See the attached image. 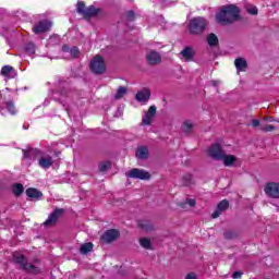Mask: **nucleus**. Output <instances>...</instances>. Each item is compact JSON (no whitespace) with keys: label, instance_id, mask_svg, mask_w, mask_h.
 Segmentation results:
<instances>
[{"label":"nucleus","instance_id":"1","mask_svg":"<svg viewBox=\"0 0 279 279\" xmlns=\"http://www.w3.org/2000/svg\"><path fill=\"white\" fill-rule=\"evenodd\" d=\"M216 21L220 25H230V23L239 21V8L234 4L222 7L216 15Z\"/></svg>","mask_w":279,"mask_h":279},{"label":"nucleus","instance_id":"43","mask_svg":"<svg viewBox=\"0 0 279 279\" xmlns=\"http://www.w3.org/2000/svg\"><path fill=\"white\" fill-rule=\"evenodd\" d=\"M264 120H265V121H268L269 123H271V122L274 121V118L267 117V118H265Z\"/></svg>","mask_w":279,"mask_h":279},{"label":"nucleus","instance_id":"42","mask_svg":"<svg viewBox=\"0 0 279 279\" xmlns=\"http://www.w3.org/2000/svg\"><path fill=\"white\" fill-rule=\"evenodd\" d=\"M252 125H253V128H258V125H260V121H258V120H253V121H252Z\"/></svg>","mask_w":279,"mask_h":279},{"label":"nucleus","instance_id":"32","mask_svg":"<svg viewBox=\"0 0 279 279\" xmlns=\"http://www.w3.org/2000/svg\"><path fill=\"white\" fill-rule=\"evenodd\" d=\"M25 51L28 56H34V53H36V46L33 43H29L26 45Z\"/></svg>","mask_w":279,"mask_h":279},{"label":"nucleus","instance_id":"35","mask_svg":"<svg viewBox=\"0 0 279 279\" xmlns=\"http://www.w3.org/2000/svg\"><path fill=\"white\" fill-rule=\"evenodd\" d=\"M183 180H184L185 186H191V183L193 181V175L186 174L185 177H183Z\"/></svg>","mask_w":279,"mask_h":279},{"label":"nucleus","instance_id":"10","mask_svg":"<svg viewBox=\"0 0 279 279\" xmlns=\"http://www.w3.org/2000/svg\"><path fill=\"white\" fill-rule=\"evenodd\" d=\"M117 239H119V230L117 229H110L101 235L102 243H112Z\"/></svg>","mask_w":279,"mask_h":279},{"label":"nucleus","instance_id":"7","mask_svg":"<svg viewBox=\"0 0 279 279\" xmlns=\"http://www.w3.org/2000/svg\"><path fill=\"white\" fill-rule=\"evenodd\" d=\"M266 195L268 197H272L274 199H279V183L270 182L265 185L264 189Z\"/></svg>","mask_w":279,"mask_h":279},{"label":"nucleus","instance_id":"24","mask_svg":"<svg viewBox=\"0 0 279 279\" xmlns=\"http://www.w3.org/2000/svg\"><path fill=\"white\" fill-rule=\"evenodd\" d=\"M24 191H25V187H23V184H21V183H15L12 186V192L16 196L21 195Z\"/></svg>","mask_w":279,"mask_h":279},{"label":"nucleus","instance_id":"11","mask_svg":"<svg viewBox=\"0 0 279 279\" xmlns=\"http://www.w3.org/2000/svg\"><path fill=\"white\" fill-rule=\"evenodd\" d=\"M64 209H54L48 217V219L44 222L46 226H53L56 221L62 217Z\"/></svg>","mask_w":279,"mask_h":279},{"label":"nucleus","instance_id":"17","mask_svg":"<svg viewBox=\"0 0 279 279\" xmlns=\"http://www.w3.org/2000/svg\"><path fill=\"white\" fill-rule=\"evenodd\" d=\"M230 206V203H228V201H221L218 206L217 209L211 214L213 219H217V217H219V215H221V213H223L225 210H228V207Z\"/></svg>","mask_w":279,"mask_h":279},{"label":"nucleus","instance_id":"29","mask_svg":"<svg viewBox=\"0 0 279 279\" xmlns=\"http://www.w3.org/2000/svg\"><path fill=\"white\" fill-rule=\"evenodd\" d=\"M110 167H111L110 161H102L99 163L98 169L101 173H106V171H108Z\"/></svg>","mask_w":279,"mask_h":279},{"label":"nucleus","instance_id":"8","mask_svg":"<svg viewBox=\"0 0 279 279\" xmlns=\"http://www.w3.org/2000/svg\"><path fill=\"white\" fill-rule=\"evenodd\" d=\"M207 154L210 158L214 160H220L221 156H223V149H221V146L219 144H213L208 149Z\"/></svg>","mask_w":279,"mask_h":279},{"label":"nucleus","instance_id":"3","mask_svg":"<svg viewBox=\"0 0 279 279\" xmlns=\"http://www.w3.org/2000/svg\"><path fill=\"white\" fill-rule=\"evenodd\" d=\"M76 10L78 14L84 16V19H90V16H97V14H99V9H96L93 5L86 8V4L83 1L77 2Z\"/></svg>","mask_w":279,"mask_h":279},{"label":"nucleus","instance_id":"19","mask_svg":"<svg viewBox=\"0 0 279 279\" xmlns=\"http://www.w3.org/2000/svg\"><path fill=\"white\" fill-rule=\"evenodd\" d=\"M23 154H24L25 160H35L36 156H38V154H40V151L36 148H28L26 150L24 149Z\"/></svg>","mask_w":279,"mask_h":279},{"label":"nucleus","instance_id":"40","mask_svg":"<svg viewBox=\"0 0 279 279\" xmlns=\"http://www.w3.org/2000/svg\"><path fill=\"white\" fill-rule=\"evenodd\" d=\"M126 19H128V21H134V13H133V11H129L126 13Z\"/></svg>","mask_w":279,"mask_h":279},{"label":"nucleus","instance_id":"15","mask_svg":"<svg viewBox=\"0 0 279 279\" xmlns=\"http://www.w3.org/2000/svg\"><path fill=\"white\" fill-rule=\"evenodd\" d=\"M146 60L148 62V64H160L162 58L160 57V53L150 50L147 54H146Z\"/></svg>","mask_w":279,"mask_h":279},{"label":"nucleus","instance_id":"33","mask_svg":"<svg viewBox=\"0 0 279 279\" xmlns=\"http://www.w3.org/2000/svg\"><path fill=\"white\" fill-rule=\"evenodd\" d=\"M182 130L183 132H189L190 130H193V122L189 120L183 122Z\"/></svg>","mask_w":279,"mask_h":279},{"label":"nucleus","instance_id":"23","mask_svg":"<svg viewBox=\"0 0 279 279\" xmlns=\"http://www.w3.org/2000/svg\"><path fill=\"white\" fill-rule=\"evenodd\" d=\"M149 156V150H147V147H140L136 151V158L140 160H145Z\"/></svg>","mask_w":279,"mask_h":279},{"label":"nucleus","instance_id":"20","mask_svg":"<svg viewBox=\"0 0 279 279\" xmlns=\"http://www.w3.org/2000/svg\"><path fill=\"white\" fill-rule=\"evenodd\" d=\"M26 195H27V197H31V199H40L43 192H40L34 187H29L26 190Z\"/></svg>","mask_w":279,"mask_h":279},{"label":"nucleus","instance_id":"44","mask_svg":"<svg viewBox=\"0 0 279 279\" xmlns=\"http://www.w3.org/2000/svg\"><path fill=\"white\" fill-rule=\"evenodd\" d=\"M182 208H184V205H181Z\"/></svg>","mask_w":279,"mask_h":279},{"label":"nucleus","instance_id":"31","mask_svg":"<svg viewBox=\"0 0 279 279\" xmlns=\"http://www.w3.org/2000/svg\"><path fill=\"white\" fill-rule=\"evenodd\" d=\"M207 43L210 47H215V45H217L219 43V39L215 36V34H210L207 37Z\"/></svg>","mask_w":279,"mask_h":279},{"label":"nucleus","instance_id":"36","mask_svg":"<svg viewBox=\"0 0 279 279\" xmlns=\"http://www.w3.org/2000/svg\"><path fill=\"white\" fill-rule=\"evenodd\" d=\"M246 11L248 12V14H258V9L254 5H248L246 8Z\"/></svg>","mask_w":279,"mask_h":279},{"label":"nucleus","instance_id":"34","mask_svg":"<svg viewBox=\"0 0 279 279\" xmlns=\"http://www.w3.org/2000/svg\"><path fill=\"white\" fill-rule=\"evenodd\" d=\"M260 130L263 132H274L276 130V126L268 124V125H260Z\"/></svg>","mask_w":279,"mask_h":279},{"label":"nucleus","instance_id":"18","mask_svg":"<svg viewBox=\"0 0 279 279\" xmlns=\"http://www.w3.org/2000/svg\"><path fill=\"white\" fill-rule=\"evenodd\" d=\"M38 165H39V167H41V169H49V167H51L53 165V158L49 155L43 156L38 160Z\"/></svg>","mask_w":279,"mask_h":279},{"label":"nucleus","instance_id":"30","mask_svg":"<svg viewBox=\"0 0 279 279\" xmlns=\"http://www.w3.org/2000/svg\"><path fill=\"white\" fill-rule=\"evenodd\" d=\"M140 245H142L144 247V250H151V241L147 238L141 239Z\"/></svg>","mask_w":279,"mask_h":279},{"label":"nucleus","instance_id":"6","mask_svg":"<svg viewBox=\"0 0 279 279\" xmlns=\"http://www.w3.org/2000/svg\"><path fill=\"white\" fill-rule=\"evenodd\" d=\"M126 178H133L134 180H149L151 174L143 169L134 168L126 172Z\"/></svg>","mask_w":279,"mask_h":279},{"label":"nucleus","instance_id":"37","mask_svg":"<svg viewBox=\"0 0 279 279\" xmlns=\"http://www.w3.org/2000/svg\"><path fill=\"white\" fill-rule=\"evenodd\" d=\"M7 110H9L11 114H16V109L14 108V104L12 102L7 104Z\"/></svg>","mask_w":279,"mask_h":279},{"label":"nucleus","instance_id":"22","mask_svg":"<svg viewBox=\"0 0 279 279\" xmlns=\"http://www.w3.org/2000/svg\"><path fill=\"white\" fill-rule=\"evenodd\" d=\"M62 51L64 53H70L71 58H77V56H80V49H77V47L70 49L69 46H63Z\"/></svg>","mask_w":279,"mask_h":279},{"label":"nucleus","instance_id":"26","mask_svg":"<svg viewBox=\"0 0 279 279\" xmlns=\"http://www.w3.org/2000/svg\"><path fill=\"white\" fill-rule=\"evenodd\" d=\"M181 56L185 58V60H193V49L185 48L181 51Z\"/></svg>","mask_w":279,"mask_h":279},{"label":"nucleus","instance_id":"2","mask_svg":"<svg viewBox=\"0 0 279 279\" xmlns=\"http://www.w3.org/2000/svg\"><path fill=\"white\" fill-rule=\"evenodd\" d=\"M208 27V21L204 17H194L190 21L189 29L191 34H203Z\"/></svg>","mask_w":279,"mask_h":279},{"label":"nucleus","instance_id":"4","mask_svg":"<svg viewBox=\"0 0 279 279\" xmlns=\"http://www.w3.org/2000/svg\"><path fill=\"white\" fill-rule=\"evenodd\" d=\"M90 70L93 73H96L97 75L106 73V62H104V58H101L100 56L94 57L90 62Z\"/></svg>","mask_w":279,"mask_h":279},{"label":"nucleus","instance_id":"38","mask_svg":"<svg viewBox=\"0 0 279 279\" xmlns=\"http://www.w3.org/2000/svg\"><path fill=\"white\" fill-rule=\"evenodd\" d=\"M184 204H189V206H190L191 208H193V207H195V205L197 204V202H196L195 199H193V198H186Z\"/></svg>","mask_w":279,"mask_h":279},{"label":"nucleus","instance_id":"12","mask_svg":"<svg viewBox=\"0 0 279 279\" xmlns=\"http://www.w3.org/2000/svg\"><path fill=\"white\" fill-rule=\"evenodd\" d=\"M150 97H151V92L148 88H143L142 90L137 92V94L135 95V99L140 101V104H147Z\"/></svg>","mask_w":279,"mask_h":279},{"label":"nucleus","instance_id":"5","mask_svg":"<svg viewBox=\"0 0 279 279\" xmlns=\"http://www.w3.org/2000/svg\"><path fill=\"white\" fill-rule=\"evenodd\" d=\"M14 259H15V263L21 265L22 268L25 269V271H28V274H40V268H38L32 264H27L25 256H23V255L14 256Z\"/></svg>","mask_w":279,"mask_h":279},{"label":"nucleus","instance_id":"16","mask_svg":"<svg viewBox=\"0 0 279 279\" xmlns=\"http://www.w3.org/2000/svg\"><path fill=\"white\" fill-rule=\"evenodd\" d=\"M1 75H3V77H7V80H14V77H16V70H14V68H12L11 65H4L1 69Z\"/></svg>","mask_w":279,"mask_h":279},{"label":"nucleus","instance_id":"39","mask_svg":"<svg viewBox=\"0 0 279 279\" xmlns=\"http://www.w3.org/2000/svg\"><path fill=\"white\" fill-rule=\"evenodd\" d=\"M185 279H198V278H197V275L195 272H189L185 276Z\"/></svg>","mask_w":279,"mask_h":279},{"label":"nucleus","instance_id":"28","mask_svg":"<svg viewBox=\"0 0 279 279\" xmlns=\"http://www.w3.org/2000/svg\"><path fill=\"white\" fill-rule=\"evenodd\" d=\"M128 93V88L120 86L118 88L117 94L114 95V99H122L123 96H125Z\"/></svg>","mask_w":279,"mask_h":279},{"label":"nucleus","instance_id":"41","mask_svg":"<svg viewBox=\"0 0 279 279\" xmlns=\"http://www.w3.org/2000/svg\"><path fill=\"white\" fill-rule=\"evenodd\" d=\"M242 276H243V272H241V271H235V272H233L232 278H233V279H240Z\"/></svg>","mask_w":279,"mask_h":279},{"label":"nucleus","instance_id":"25","mask_svg":"<svg viewBox=\"0 0 279 279\" xmlns=\"http://www.w3.org/2000/svg\"><path fill=\"white\" fill-rule=\"evenodd\" d=\"M81 254H88V252H93V243H84L80 248Z\"/></svg>","mask_w":279,"mask_h":279},{"label":"nucleus","instance_id":"13","mask_svg":"<svg viewBox=\"0 0 279 279\" xmlns=\"http://www.w3.org/2000/svg\"><path fill=\"white\" fill-rule=\"evenodd\" d=\"M219 160H221L225 167H234V165H236V162L239 161V158H236V156L234 155H228L225 153Z\"/></svg>","mask_w":279,"mask_h":279},{"label":"nucleus","instance_id":"9","mask_svg":"<svg viewBox=\"0 0 279 279\" xmlns=\"http://www.w3.org/2000/svg\"><path fill=\"white\" fill-rule=\"evenodd\" d=\"M51 25L50 21H40L33 26V32L34 34H45V32H49V29H51Z\"/></svg>","mask_w":279,"mask_h":279},{"label":"nucleus","instance_id":"21","mask_svg":"<svg viewBox=\"0 0 279 279\" xmlns=\"http://www.w3.org/2000/svg\"><path fill=\"white\" fill-rule=\"evenodd\" d=\"M234 64L238 71H246L247 69V61L243 58L235 59Z\"/></svg>","mask_w":279,"mask_h":279},{"label":"nucleus","instance_id":"14","mask_svg":"<svg viewBox=\"0 0 279 279\" xmlns=\"http://www.w3.org/2000/svg\"><path fill=\"white\" fill-rule=\"evenodd\" d=\"M154 117H156V106H150L148 111L145 112V116L142 120L143 125H151Z\"/></svg>","mask_w":279,"mask_h":279},{"label":"nucleus","instance_id":"27","mask_svg":"<svg viewBox=\"0 0 279 279\" xmlns=\"http://www.w3.org/2000/svg\"><path fill=\"white\" fill-rule=\"evenodd\" d=\"M140 228H142V230H145L146 232H149V230H151L153 226L151 222L147 221V220H142L138 222Z\"/></svg>","mask_w":279,"mask_h":279}]
</instances>
